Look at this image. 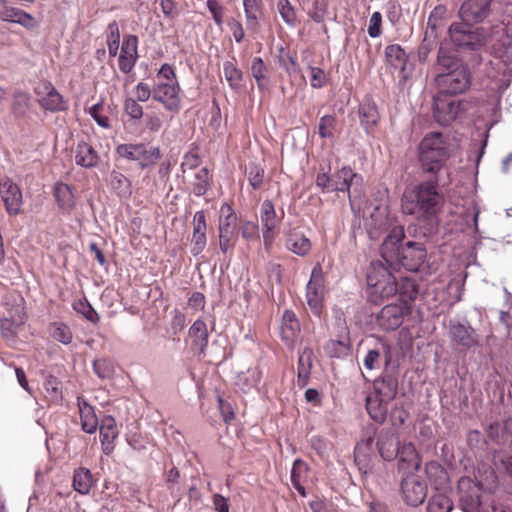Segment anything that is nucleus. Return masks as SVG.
Here are the masks:
<instances>
[{
  "label": "nucleus",
  "instance_id": "f257e3e1",
  "mask_svg": "<svg viewBox=\"0 0 512 512\" xmlns=\"http://www.w3.org/2000/svg\"><path fill=\"white\" fill-rule=\"evenodd\" d=\"M449 180L433 178L423 181L413 189L406 190L401 199V209L406 215L418 220H429L440 211L444 198L438 192L439 185H446Z\"/></svg>",
  "mask_w": 512,
  "mask_h": 512
},
{
  "label": "nucleus",
  "instance_id": "f03ea898",
  "mask_svg": "<svg viewBox=\"0 0 512 512\" xmlns=\"http://www.w3.org/2000/svg\"><path fill=\"white\" fill-rule=\"evenodd\" d=\"M404 236L403 227H393L382 243L381 256L389 265L399 263L408 271H419L426 264V248L423 243L414 241L400 246Z\"/></svg>",
  "mask_w": 512,
  "mask_h": 512
},
{
  "label": "nucleus",
  "instance_id": "7ed1b4c3",
  "mask_svg": "<svg viewBox=\"0 0 512 512\" xmlns=\"http://www.w3.org/2000/svg\"><path fill=\"white\" fill-rule=\"evenodd\" d=\"M435 70V83L440 94L456 95L464 93L470 87L468 67L461 60L447 55L442 49L439 50Z\"/></svg>",
  "mask_w": 512,
  "mask_h": 512
},
{
  "label": "nucleus",
  "instance_id": "20e7f679",
  "mask_svg": "<svg viewBox=\"0 0 512 512\" xmlns=\"http://www.w3.org/2000/svg\"><path fill=\"white\" fill-rule=\"evenodd\" d=\"M419 149L420 162L425 172L432 173L433 178L443 179V173L449 177L448 171L444 169V163L449 157L448 144L441 133L433 132L425 136Z\"/></svg>",
  "mask_w": 512,
  "mask_h": 512
},
{
  "label": "nucleus",
  "instance_id": "39448f33",
  "mask_svg": "<svg viewBox=\"0 0 512 512\" xmlns=\"http://www.w3.org/2000/svg\"><path fill=\"white\" fill-rule=\"evenodd\" d=\"M367 284L371 294L381 298H389L398 292V285L391 271L381 261H373L367 272Z\"/></svg>",
  "mask_w": 512,
  "mask_h": 512
},
{
  "label": "nucleus",
  "instance_id": "423d86ee",
  "mask_svg": "<svg viewBox=\"0 0 512 512\" xmlns=\"http://www.w3.org/2000/svg\"><path fill=\"white\" fill-rule=\"evenodd\" d=\"M448 32L451 42L461 50L477 51L486 43L484 30L472 27L467 21L452 23Z\"/></svg>",
  "mask_w": 512,
  "mask_h": 512
},
{
  "label": "nucleus",
  "instance_id": "0eeeda50",
  "mask_svg": "<svg viewBox=\"0 0 512 512\" xmlns=\"http://www.w3.org/2000/svg\"><path fill=\"white\" fill-rule=\"evenodd\" d=\"M116 153L129 161H135L141 168L154 165L161 157L158 147H150L143 143L120 144L116 147Z\"/></svg>",
  "mask_w": 512,
  "mask_h": 512
},
{
  "label": "nucleus",
  "instance_id": "6e6552de",
  "mask_svg": "<svg viewBox=\"0 0 512 512\" xmlns=\"http://www.w3.org/2000/svg\"><path fill=\"white\" fill-rule=\"evenodd\" d=\"M324 285L323 273L319 264L311 271L310 280L306 286L307 304L314 314L320 315L323 307Z\"/></svg>",
  "mask_w": 512,
  "mask_h": 512
},
{
  "label": "nucleus",
  "instance_id": "1a4fd4ad",
  "mask_svg": "<svg viewBox=\"0 0 512 512\" xmlns=\"http://www.w3.org/2000/svg\"><path fill=\"white\" fill-rule=\"evenodd\" d=\"M462 106V102L446 98L439 93L434 98V117L438 123L447 126L463 112Z\"/></svg>",
  "mask_w": 512,
  "mask_h": 512
},
{
  "label": "nucleus",
  "instance_id": "9d476101",
  "mask_svg": "<svg viewBox=\"0 0 512 512\" xmlns=\"http://www.w3.org/2000/svg\"><path fill=\"white\" fill-rule=\"evenodd\" d=\"M410 308L407 302L400 304H389L384 306L377 316L379 325L386 331L397 329L409 313Z\"/></svg>",
  "mask_w": 512,
  "mask_h": 512
},
{
  "label": "nucleus",
  "instance_id": "9b49d317",
  "mask_svg": "<svg viewBox=\"0 0 512 512\" xmlns=\"http://www.w3.org/2000/svg\"><path fill=\"white\" fill-rule=\"evenodd\" d=\"M0 197L9 215H18L22 210L23 197L17 184L10 178L0 180Z\"/></svg>",
  "mask_w": 512,
  "mask_h": 512
},
{
  "label": "nucleus",
  "instance_id": "f8f14e48",
  "mask_svg": "<svg viewBox=\"0 0 512 512\" xmlns=\"http://www.w3.org/2000/svg\"><path fill=\"white\" fill-rule=\"evenodd\" d=\"M179 84L155 82L153 99L163 104L165 109L177 113L180 110L181 98Z\"/></svg>",
  "mask_w": 512,
  "mask_h": 512
},
{
  "label": "nucleus",
  "instance_id": "ddd939ff",
  "mask_svg": "<svg viewBox=\"0 0 512 512\" xmlns=\"http://www.w3.org/2000/svg\"><path fill=\"white\" fill-rule=\"evenodd\" d=\"M401 490L405 502L414 507L421 505L427 496L425 483L414 475H409L402 480Z\"/></svg>",
  "mask_w": 512,
  "mask_h": 512
},
{
  "label": "nucleus",
  "instance_id": "4468645a",
  "mask_svg": "<svg viewBox=\"0 0 512 512\" xmlns=\"http://www.w3.org/2000/svg\"><path fill=\"white\" fill-rule=\"evenodd\" d=\"M40 105L51 112L64 111L67 109V102L63 96L50 83H44L36 88Z\"/></svg>",
  "mask_w": 512,
  "mask_h": 512
},
{
  "label": "nucleus",
  "instance_id": "2eb2a0df",
  "mask_svg": "<svg viewBox=\"0 0 512 512\" xmlns=\"http://www.w3.org/2000/svg\"><path fill=\"white\" fill-rule=\"evenodd\" d=\"M492 0H466L460 9L463 21L479 23L486 19L490 12Z\"/></svg>",
  "mask_w": 512,
  "mask_h": 512
},
{
  "label": "nucleus",
  "instance_id": "dca6fc26",
  "mask_svg": "<svg viewBox=\"0 0 512 512\" xmlns=\"http://www.w3.org/2000/svg\"><path fill=\"white\" fill-rule=\"evenodd\" d=\"M193 234L191 238V253L194 256L203 252L207 244L206 217L203 210L197 211L193 216Z\"/></svg>",
  "mask_w": 512,
  "mask_h": 512
},
{
  "label": "nucleus",
  "instance_id": "f3484780",
  "mask_svg": "<svg viewBox=\"0 0 512 512\" xmlns=\"http://www.w3.org/2000/svg\"><path fill=\"white\" fill-rule=\"evenodd\" d=\"M138 38L134 35H127L122 43L121 52L119 55V69L123 73H129L138 58L137 54Z\"/></svg>",
  "mask_w": 512,
  "mask_h": 512
},
{
  "label": "nucleus",
  "instance_id": "a211bd4d",
  "mask_svg": "<svg viewBox=\"0 0 512 512\" xmlns=\"http://www.w3.org/2000/svg\"><path fill=\"white\" fill-rule=\"evenodd\" d=\"M449 334L452 341L463 348L468 349L477 345L478 341L474 330L465 324L451 322Z\"/></svg>",
  "mask_w": 512,
  "mask_h": 512
},
{
  "label": "nucleus",
  "instance_id": "6ab92c4d",
  "mask_svg": "<svg viewBox=\"0 0 512 512\" xmlns=\"http://www.w3.org/2000/svg\"><path fill=\"white\" fill-rule=\"evenodd\" d=\"M339 192H347L352 209L364 195L363 177L351 169V177L345 179L344 185L338 187Z\"/></svg>",
  "mask_w": 512,
  "mask_h": 512
},
{
  "label": "nucleus",
  "instance_id": "aec40b11",
  "mask_svg": "<svg viewBox=\"0 0 512 512\" xmlns=\"http://www.w3.org/2000/svg\"><path fill=\"white\" fill-rule=\"evenodd\" d=\"M0 19L6 22L20 24L27 29H33L37 26L34 17L18 8L4 6L0 10Z\"/></svg>",
  "mask_w": 512,
  "mask_h": 512
},
{
  "label": "nucleus",
  "instance_id": "412c9836",
  "mask_svg": "<svg viewBox=\"0 0 512 512\" xmlns=\"http://www.w3.org/2000/svg\"><path fill=\"white\" fill-rule=\"evenodd\" d=\"M300 331V324L293 311L286 310L282 316L281 339L287 346H292Z\"/></svg>",
  "mask_w": 512,
  "mask_h": 512
},
{
  "label": "nucleus",
  "instance_id": "4be33fe9",
  "mask_svg": "<svg viewBox=\"0 0 512 512\" xmlns=\"http://www.w3.org/2000/svg\"><path fill=\"white\" fill-rule=\"evenodd\" d=\"M54 196L58 207L64 213H70L77 203V197L75 196L70 185L59 182L54 186Z\"/></svg>",
  "mask_w": 512,
  "mask_h": 512
},
{
  "label": "nucleus",
  "instance_id": "5701e85b",
  "mask_svg": "<svg viewBox=\"0 0 512 512\" xmlns=\"http://www.w3.org/2000/svg\"><path fill=\"white\" fill-rule=\"evenodd\" d=\"M398 392V381L392 376L388 375L374 382L373 395L384 399V402H392Z\"/></svg>",
  "mask_w": 512,
  "mask_h": 512
},
{
  "label": "nucleus",
  "instance_id": "b1692460",
  "mask_svg": "<svg viewBox=\"0 0 512 512\" xmlns=\"http://www.w3.org/2000/svg\"><path fill=\"white\" fill-rule=\"evenodd\" d=\"M118 436L115 419L112 416H105L100 424V441L103 451L109 454L113 450V442Z\"/></svg>",
  "mask_w": 512,
  "mask_h": 512
},
{
  "label": "nucleus",
  "instance_id": "393cba45",
  "mask_svg": "<svg viewBox=\"0 0 512 512\" xmlns=\"http://www.w3.org/2000/svg\"><path fill=\"white\" fill-rule=\"evenodd\" d=\"M75 162L81 167L93 168L98 165L99 155L90 144L79 142L75 149Z\"/></svg>",
  "mask_w": 512,
  "mask_h": 512
},
{
  "label": "nucleus",
  "instance_id": "a878e982",
  "mask_svg": "<svg viewBox=\"0 0 512 512\" xmlns=\"http://www.w3.org/2000/svg\"><path fill=\"white\" fill-rule=\"evenodd\" d=\"M390 402L373 394L366 398V409L370 417L377 423H383L387 417Z\"/></svg>",
  "mask_w": 512,
  "mask_h": 512
},
{
  "label": "nucleus",
  "instance_id": "bb28decb",
  "mask_svg": "<svg viewBox=\"0 0 512 512\" xmlns=\"http://www.w3.org/2000/svg\"><path fill=\"white\" fill-rule=\"evenodd\" d=\"M299 5L311 20L322 23L328 14L329 0H308L307 3Z\"/></svg>",
  "mask_w": 512,
  "mask_h": 512
},
{
  "label": "nucleus",
  "instance_id": "cd10ccee",
  "mask_svg": "<svg viewBox=\"0 0 512 512\" xmlns=\"http://www.w3.org/2000/svg\"><path fill=\"white\" fill-rule=\"evenodd\" d=\"M243 8L247 28L255 31L259 26V20L263 17V7L260 0H243Z\"/></svg>",
  "mask_w": 512,
  "mask_h": 512
},
{
  "label": "nucleus",
  "instance_id": "c85d7f7f",
  "mask_svg": "<svg viewBox=\"0 0 512 512\" xmlns=\"http://www.w3.org/2000/svg\"><path fill=\"white\" fill-rule=\"evenodd\" d=\"M78 406L82 429L86 433H94L98 427V420L95 415L94 408L81 398H78Z\"/></svg>",
  "mask_w": 512,
  "mask_h": 512
},
{
  "label": "nucleus",
  "instance_id": "c756f323",
  "mask_svg": "<svg viewBox=\"0 0 512 512\" xmlns=\"http://www.w3.org/2000/svg\"><path fill=\"white\" fill-rule=\"evenodd\" d=\"M286 248L292 253L304 257L311 250L310 240L302 233H290L285 242Z\"/></svg>",
  "mask_w": 512,
  "mask_h": 512
},
{
  "label": "nucleus",
  "instance_id": "7c9ffc66",
  "mask_svg": "<svg viewBox=\"0 0 512 512\" xmlns=\"http://www.w3.org/2000/svg\"><path fill=\"white\" fill-rule=\"evenodd\" d=\"M260 220L263 230L274 231L280 223L277 217L273 203L270 200H264L260 208Z\"/></svg>",
  "mask_w": 512,
  "mask_h": 512
},
{
  "label": "nucleus",
  "instance_id": "2f4dec72",
  "mask_svg": "<svg viewBox=\"0 0 512 512\" xmlns=\"http://www.w3.org/2000/svg\"><path fill=\"white\" fill-rule=\"evenodd\" d=\"M359 116L361 125L367 132L376 126L380 118L376 105L371 102H364L360 105Z\"/></svg>",
  "mask_w": 512,
  "mask_h": 512
},
{
  "label": "nucleus",
  "instance_id": "473e14b6",
  "mask_svg": "<svg viewBox=\"0 0 512 512\" xmlns=\"http://www.w3.org/2000/svg\"><path fill=\"white\" fill-rule=\"evenodd\" d=\"M93 485V476L89 469L80 467L74 471L73 488L82 495L90 492Z\"/></svg>",
  "mask_w": 512,
  "mask_h": 512
},
{
  "label": "nucleus",
  "instance_id": "72a5a7b5",
  "mask_svg": "<svg viewBox=\"0 0 512 512\" xmlns=\"http://www.w3.org/2000/svg\"><path fill=\"white\" fill-rule=\"evenodd\" d=\"M189 336L193 339V344L203 352L208 345L209 338L206 323L201 319L195 320L189 328Z\"/></svg>",
  "mask_w": 512,
  "mask_h": 512
},
{
  "label": "nucleus",
  "instance_id": "f704fd0d",
  "mask_svg": "<svg viewBox=\"0 0 512 512\" xmlns=\"http://www.w3.org/2000/svg\"><path fill=\"white\" fill-rule=\"evenodd\" d=\"M385 57L390 66L399 69L401 72L405 70L407 55L400 45L392 44L387 46L385 48Z\"/></svg>",
  "mask_w": 512,
  "mask_h": 512
},
{
  "label": "nucleus",
  "instance_id": "c9c22d12",
  "mask_svg": "<svg viewBox=\"0 0 512 512\" xmlns=\"http://www.w3.org/2000/svg\"><path fill=\"white\" fill-rule=\"evenodd\" d=\"M377 447L382 458L387 461L398 455V442L391 434H381L377 439Z\"/></svg>",
  "mask_w": 512,
  "mask_h": 512
},
{
  "label": "nucleus",
  "instance_id": "e433bc0d",
  "mask_svg": "<svg viewBox=\"0 0 512 512\" xmlns=\"http://www.w3.org/2000/svg\"><path fill=\"white\" fill-rule=\"evenodd\" d=\"M237 216L232 207L224 203L219 210V231H229L236 233Z\"/></svg>",
  "mask_w": 512,
  "mask_h": 512
},
{
  "label": "nucleus",
  "instance_id": "4c0bfd02",
  "mask_svg": "<svg viewBox=\"0 0 512 512\" xmlns=\"http://www.w3.org/2000/svg\"><path fill=\"white\" fill-rule=\"evenodd\" d=\"M311 351L305 349L299 356L298 361V379L297 383L300 387H304L308 384L310 373H311Z\"/></svg>",
  "mask_w": 512,
  "mask_h": 512
},
{
  "label": "nucleus",
  "instance_id": "58836bf2",
  "mask_svg": "<svg viewBox=\"0 0 512 512\" xmlns=\"http://www.w3.org/2000/svg\"><path fill=\"white\" fill-rule=\"evenodd\" d=\"M110 185L120 197H129L132 193L130 180L120 172H111Z\"/></svg>",
  "mask_w": 512,
  "mask_h": 512
},
{
  "label": "nucleus",
  "instance_id": "ea45409f",
  "mask_svg": "<svg viewBox=\"0 0 512 512\" xmlns=\"http://www.w3.org/2000/svg\"><path fill=\"white\" fill-rule=\"evenodd\" d=\"M251 74L256 80L259 89L263 90L268 85V68L262 58H253L251 63Z\"/></svg>",
  "mask_w": 512,
  "mask_h": 512
},
{
  "label": "nucleus",
  "instance_id": "a19ab883",
  "mask_svg": "<svg viewBox=\"0 0 512 512\" xmlns=\"http://www.w3.org/2000/svg\"><path fill=\"white\" fill-rule=\"evenodd\" d=\"M49 332L52 338L64 345H68L72 342V332L70 328L62 322L51 323L49 326Z\"/></svg>",
  "mask_w": 512,
  "mask_h": 512
},
{
  "label": "nucleus",
  "instance_id": "79ce46f5",
  "mask_svg": "<svg viewBox=\"0 0 512 512\" xmlns=\"http://www.w3.org/2000/svg\"><path fill=\"white\" fill-rule=\"evenodd\" d=\"M223 73L225 79L229 83V86L232 89H239L241 87V82L243 79L242 72L236 67V65L231 61H226L223 64Z\"/></svg>",
  "mask_w": 512,
  "mask_h": 512
},
{
  "label": "nucleus",
  "instance_id": "37998d69",
  "mask_svg": "<svg viewBox=\"0 0 512 512\" xmlns=\"http://www.w3.org/2000/svg\"><path fill=\"white\" fill-rule=\"evenodd\" d=\"M277 8L282 20L290 27H295L297 23V16L295 8L289 0H278Z\"/></svg>",
  "mask_w": 512,
  "mask_h": 512
},
{
  "label": "nucleus",
  "instance_id": "c03bdc74",
  "mask_svg": "<svg viewBox=\"0 0 512 512\" xmlns=\"http://www.w3.org/2000/svg\"><path fill=\"white\" fill-rule=\"evenodd\" d=\"M120 43V31L116 21L108 25L107 46L109 55L115 57L118 53Z\"/></svg>",
  "mask_w": 512,
  "mask_h": 512
},
{
  "label": "nucleus",
  "instance_id": "a18cd8bd",
  "mask_svg": "<svg viewBox=\"0 0 512 512\" xmlns=\"http://www.w3.org/2000/svg\"><path fill=\"white\" fill-rule=\"evenodd\" d=\"M209 188V172L207 168H201L195 174L193 192L196 196H203Z\"/></svg>",
  "mask_w": 512,
  "mask_h": 512
},
{
  "label": "nucleus",
  "instance_id": "49530a36",
  "mask_svg": "<svg viewBox=\"0 0 512 512\" xmlns=\"http://www.w3.org/2000/svg\"><path fill=\"white\" fill-rule=\"evenodd\" d=\"M89 115L95 120V122L102 128H109L110 121L107 115L104 112V103L103 99H100L99 102L94 104L89 108Z\"/></svg>",
  "mask_w": 512,
  "mask_h": 512
},
{
  "label": "nucleus",
  "instance_id": "de8ad7c7",
  "mask_svg": "<svg viewBox=\"0 0 512 512\" xmlns=\"http://www.w3.org/2000/svg\"><path fill=\"white\" fill-rule=\"evenodd\" d=\"M444 8L441 6L436 7L429 15L427 21V28L425 32V39L427 37H436V30L440 25L442 15L444 14Z\"/></svg>",
  "mask_w": 512,
  "mask_h": 512
},
{
  "label": "nucleus",
  "instance_id": "09e8293b",
  "mask_svg": "<svg viewBox=\"0 0 512 512\" xmlns=\"http://www.w3.org/2000/svg\"><path fill=\"white\" fill-rule=\"evenodd\" d=\"M73 309L82 314L87 320L92 323L99 321V316L91 304L86 300H78L73 303Z\"/></svg>",
  "mask_w": 512,
  "mask_h": 512
},
{
  "label": "nucleus",
  "instance_id": "8fccbe9b",
  "mask_svg": "<svg viewBox=\"0 0 512 512\" xmlns=\"http://www.w3.org/2000/svg\"><path fill=\"white\" fill-rule=\"evenodd\" d=\"M30 97L25 92H17L14 95L12 111L16 116H23L29 108Z\"/></svg>",
  "mask_w": 512,
  "mask_h": 512
},
{
  "label": "nucleus",
  "instance_id": "3c124183",
  "mask_svg": "<svg viewBox=\"0 0 512 512\" xmlns=\"http://www.w3.org/2000/svg\"><path fill=\"white\" fill-rule=\"evenodd\" d=\"M44 389L50 400L53 402H59L62 399L60 382L52 375L48 376L44 382Z\"/></svg>",
  "mask_w": 512,
  "mask_h": 512
},
{
  "label": "nucleus",
  "instance_id": "603ef678",
  "mask_svg": "<svg viewBox=\"0 0 512 512\" xmlns=\"http://www.w3.org/2000/svg\"><path fill=\"white\" fill-rule=\"evenodd\" d=\"M93 370L95 374L101 379H108L112 377L114 372L112 363L105 358L94 360Z\"/></svg>",
  "mask_w": 512,
  "mask_h": 512
},
{
  "label": "nucleus",
  "instance_id": "864d4df0",
  "mask_svg": "<svg viewBox=\"0 0 512 512\" xmlns=\"http://www.w3.org/2000/svg\"><path fill=\"white\" fill-rule=\"evenodd\" d=\"M335 117L333 115H324L321 117L318 125V134L321 138H332L335 128Z\"/></svg>",
  "mask_w": 512,
  "mask_h": 512
},
{
  "label": "nucleus",
  "instance_id": "5fc2aeb1",
  "mask_svg": "<svg viewBox=\"0 0 512 512\" xmlns=\"http://www.w3.org/2000/svg\"><path fill=\"white\" fill-rule=\"evenodd\" d=\"M397 456L400 458V461L409 462V465L413 466L415 469L418 468L419 464L416 449L411 443L403 445L401 449L398 447Z\"/></svg>",
  "mask_w": 512,
  "mask_h": 512
},
{
  "label": "nucleus",
  "instance_id": "6e6d98bb",
  "mask_svg": "<svg viewBox=\"0 0 512 512\" xmlns=\"http://www.w3.org/2000/svg\"><path fill=\"white\" fill-rule=\"evenodd\" d=\"M124 112L130 117V119L138 121L143 116V108L134 98H127L124 101Z\"/></svg>",
  "mask_w": 512,
  "mask_h": 512
},
{
  "label": "nucleus",
  "instance_id": "4d7b16f0",
  "mask_svg": "<svg viewBox=\"0 0 512 512\" xmlns=\"http://www.w3.org/2000/svg\"><path fill=\"white\" fill-rule=\"evenodd\" d=\"M7 305V313L4 315L8 317L9 319L14 321V324L16 325H23L26 321V313L24 306L22 303L16 304L15 306H12L9 308V305Z\"/></svg>",
  "mask_w": 512,
  "mask_h": 512
},
{
  "label": "nucleus",
  "instance_id": "13d9d810",
  "mask_svg": "<svg viewBox=\"0 0 512 512\" xmlns=\"http://www.w3.org/2000/svg\"><path fill=\"white\" fill-rule=\"evenodd\" d=\"M161 81L167 84H179L175 71L169 64H163L157 73L155 82Z\"/></svg>",
  "mask_w": 512,
  "mask_h": 512
},
{
  "label": "nucleus",
  "instance_id": "bf43d9fd",
  "mask_svg": "<svg viewBox=\"0 0 512 512\" xmlns=\"http://www.w3.org/2000/svg\"><path fill=\"white\" fill-rule=\"evenodd\" d=\"M451 503L446 497H435L431 499L427 506V512H449Z\"/></svg>",
  "mask_w": 512,
  "mask_h": 512
},
{
  "label": "nucleus",
  "instance_id": "052dcab7",
  "mask_svg": "<svg viewBox=\"0 0 512 512\" xmlns=\"http://www.w3.org/2000/svg\"><path fill=\"white\" fill-rule=\"evenodd\" d=\"M327 352L331 357H340L349 352V345L343 340H331L327 344Z\"/></svg>",
  "mask_w": 512,
  "mask_h": 512
},
{
  "label": "nucleus",
  "instance_id": "680f3d73",
  "mask_svg": "<svg viewBox=\"0 0 512 512\" xmlns=\"http://www.w3.org/2000/svg\"><path fill=\"white\" fill-rule=\"evenodd\" d=\"M206 6L209 12L212 14V18L218 27H222L224 7L219 3L218 0H207Z\"/></svg>",
  "mask_w": 512,
  "mask_h": 512
},
{
  "label": "nucleus",
  "instance_id": "e2e57ef3",
  "mask_svg": "<svg viewBox=\"0 0 512 512\" xmlns=\"http://www.w3.org/2000/svg\"><path fill=\"white\" fill-rule=\"evenodd\" d=\"M351 177V168L350 167H342L340 170L331 175V192L337 191L339 192L340 186L344 185L345 179Z\"/></svg>",
  "mask_w": 512,
  "mask_h": 512
},
{
  "label": "nucleus",
  "instance_id": "0e129e2a",
  "mask_svg": "<svg viewBox=\"0 0 512 512\" xmlns=\"http://www.w3.org/2000/svg\"><path fill=\"white\" fill-rule=\"evenodd\" d=\"M264 170L257 165L249 167L248 180L253 189H260L263 184Z\"/></svg>",
  "mask_w": 512,
  "mask_h": 512
},
{
  "label": "nucleus",
  "instance_id": "69168bd1",
  "mask_svg": "<svg viewBox=\"0 0 512 512\" xmlns=\"http://www.w3.org/2000/svg\"><path fill=\"white\" fill-rule=\"evenodd\" d=\"M236 242V233L229 231H219V247L222 253L226 254L231 250Z\"/></svg>",
  "mask_w": 512,
  "mask_h": 512
},
{
  "label": "nucleus",
  "instance_id": "338daca9",
  "mask_svg": "<svg viewBox=\"0 0 512 512\" xmlns=\"http://www.w3.org/2000/svg\"><path fill=\"white\" fill-rule=\"evenodd\" d=\"M308 472L307 464L301 459H296L293 463L292 471H291V482L296 483L302 482L303 478L306 476Z\"/></svg>",
  "mask_w": 512,
  "mask_h": 512
},
{
  "label": "nucleus",
  "instance_id": "774afa93",
  "mask_svg": "<svg viewBox=\"0 0 512 512\" xmlns=\"http://www.w3.org/2000/svg\"><path fill=\"white\" fill-rule=\"evenodd\" d=\"M382 15L380 12H374L369 20L368 34L371 38H377L381 35Z\"/></svg>",
  "mask_w": 512,
  "mask_h": 512
}]
</instances>
